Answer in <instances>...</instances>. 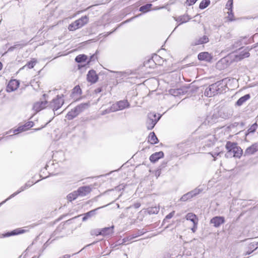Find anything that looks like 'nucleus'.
<instances>
[{
  "instance_id": "44",
  "label": "nucleus",
  "mask_w": 258,
  "mask_h": 258,
  "mask_svg": "<svg viewBox=\"0 0 258 258\" xmlns=\"http://www.w3.org/2000/svg\"><path fill=\"white\" fill-rule=\"evenodd\" d=\"M112 112H115V111L112 110V106H111L109 108L106 109L105 110H104L102 113V115H105L106 114Z\"/></svg>"
},
{
  "instance_id": "53",
  "label": "nucleus",
  "mask_w": 258,
  "mask_h": 258,
  "mask_svg": "<svg viewBox=\"0 0 258 258\" xmlns=\"http://www.w3.org/2000/svg\"><path fill=\"white\" fill-rule=\"evenodd\" d=\"M95 55H93L91 56L89 61H91L94 60L95 59Z\"/></svg>"
},
{
  "instance_id": "64",
  "label": "nucleus",
  "mask_w": 258,
  "mask_h": 258,
  "mask_svg": "<svg viewBox=\"0 0 258 258\" xmlns=\"http://www.w3.org/2000/svg\"><path fill=\"white\" fill-rule=\"evenodd\" d=\"M46 126V124H44L42 127H44Z\"/></svg>"
},
{
  "instance_id": "38",
  "label": "nucleus",
  "mask_w": 258,
  "mask_h": 258,
  "mask_svg": "<svg viewBox=\"0 0 258 258\" xmlns=\"http://www.w3.org/2000/svg\"><path fill=\"white\" fill-rule=\"evenodd\" d=\"M104 207V206H102V207H101L96 208V209H94V210H91V211H89V212H87V213H85V214H86V215H87V216H88V218H90V217H92L93 216H94V215H95V214H96V211L98 209H100V208H103V207Z\"/></svg>"
},
{
  "instance_id": "37",
  "label": "nucleus",
  "mask_w": 258,
  "mask_h": 258,
  "mask_svg": "<svg viewBox=\"0 0 258 258\" xmlns=\"http://www.w3.org/2000/svg\"><path fill=\"white\" fill-rule=\"evenodd\" d=\"M77 116L76 114L74 112V111L72 109L70 111H69L67 114L66 117L69 120L73 119L74 118Z\"/></svg>"
},
{
  "instance_id": "17",
  "label": "nucleus",
  "mask_w": 258,
  "mask_h": 258,
  "mask_svg": "<svg viewBox=\"0 0 258 258\" xmlns=\"http://www.w3.org/2000/svg\"><path fill=\"white\" fill-rule=\"evenodd\" d=\"M242 154V150L236 145L235 148L231 151V155L232 154L233 157L240 158Z\"/></svg>"
},
{
  "instance_id": "27",
  "label": "nucleus",
  "mask_w": 258,
  "mask_h": 258,
  "mask_svg": "<svg viewBox=\"0 0 258 258\" xmlns=\"http://www.w3.org/2000/svg\"><path fill=\"white\" fill-rule=\"evenodd\" d=\"M79 197V195L77 190L74 191L73 192L69 194L67 196L68 200L71 202L73 200H76Z\"/></svg>"
},
{
  "instance_id": "43",
  "label": "nucleus",
  "mask_w": 258,
  "mask_h": 258,
  "mask_svg": "<svg viewBox=\"0 0 258 258\" xmlns=\"http://www.w3.org/2000/svg\"><path fill=\"white\" fill-rule=\"evenodd\" d=\"M24 125L25 127L26 128V130H27L34 125V123L32 121H28L26 122Z\"/></svg>"
},
{
  "instance_id": "52",
  "label": "nucleus",
  "mask_w": 258,
  "mask_h": 258,
  "mask_svg": "<svg viewBox=\"0 0 258 258\" xmlns=\"http://www.w3.org/2000/svg\"><path fill=\"white\" fill-rule=\"evenodd\" d=\"M89 218L88 217V216H87V215H86V214H84V216L83 217V221H85L86 220H87Z\"/></svg>"
},
{
  "instance_id": "36",
  "label": "nucleus",
  "mask_w": 258,
  "mask_h": 258,
  "mask_svg": "<svg viewBox=\"0 0 258 258\" xmlns=\"http://www.w3.org/2000/svg\"><path fill=\"white\" fill-rule=\"evenodd\" d=\"M193 198L190 191L183 195L180 200L181 201H186L187 200Z\"/></svg>"
},
{
  "instance_id": "48",
  "label": "nucleus",
  "mask_w": 258,
  "mask_h": 258,
  "mask_svg": "<svg viewBox=\"0 0 258 258\" xmlns=\"http://www.w3.org/2000/svg\"><path fill=\"white\" fill-rule=\"evenodd\" d=\"M221 154H222L221 152H219V153H215V154H211V155L214 158V160H216V159H215L216 156L220 155Z\"/></svg>"
},
{
  "instance_id": "16",
  "label": "nucleus",
  "mask_w": 258,
  "mask_h": 258,
  "mask_svg": "<svg viewBox=\"0 0 258 258\" xmlns=\"http://www.w3.org/2000/svg\"><path fill=\"white\" fill-rule=\"evenodd\" d=\"M164 153L163 152L160 151L158 152H156L153 154L150 157V160L152 162L155 163L159 159L163 157Z\"/></svg>"
},
{
  "instance_id": "46",
  "label": "nucleus",
  "mask_w": 258,
  "mask_h": 258,
  "mask_svg": "<svg viewBox=\"0 0 258 258\" xmlns=\"http://www.w3.org/2000/svg\"><path fill=\"white\" fill-rule=\"evenodd\" d=\"M174 213V211H172L166 216V218L168 219H171L173 216Z\"/></svg>"
},
{
  "instance_id": "1",
  "label": "nucleus",
  "mask_w": 258,
  "mask_h": 258,
  "mask_svg": "<svg viewBox=\"0 0 258 258\" xmlns=\"http://www.w3.org/2000/svg\"><path fill=\"white\" fill-rule=\"evenodd\" d=\"M225 86L221 82H217L208 87L205 91L204 94L207 97H212L225 91Z\"/></svg>"
},
{
  "instance_id": "58",
  "label": "nucleus",
  "mask_w": 258,
  "mask_h": 258,
  "mask_svg": "<svg viewBox=\"0 0 258 258\" xmlns=\"http://www.w3.org/2000/svg\"><path fill=\"white\" fill-rule=\"evenodd\" d=\"M144 234V232L142 231H139L138 233V235L140 236Z\"/></svg>"
},
{
  "instance_id": "51",
  "label": "nucleus",
  "mask_w": 258,
  "mask_h": 258,
  "mask_svg": "<svg viewBox=\"0 0 258 258\" xmlns=\"http://www.w3.org/2000/svg\"><path fill=\"white\" fill-rule=\"evenodd\" d=\"M251 47H252V48H255L256 50L258 51V42Z\"/></svg>"
},
{
  "instance_id": "49",
  "label": "nucleus",
  "mask_w": 258,
  "mask_h": 258,
  "mask_svg": "<svg viewBox=\"0 0 258 258\" xmlns=\"http://www.w3.org/2000/svg\"><path fill=\"white\" fill-rule=\"evenodd\" d=\"M138 16H135V17H133L129 19H127V20H126L125 21H124V22H123V23H128L130 21H131L132 20H133L134 18L137 17Z\"/></svg>"
},
{
  "instance_id": "15",
  "label": "nucleus",
  "mask_w": 258,
  "mask_h": 258,
  "mask_svg": "<svg viewBox=\"0 0 258 258\" xmlns=\"http://www.w3.org/2000/svg\"><path fill=\"white\" fill-rule=\"evenodd\" d=\"M114 226L105 227L101 229L102 235L104 236H110L113 233Z\"/></svg>"
},
{
  "instance_id": "26",
  "label": "nucleus",
  "mask_w": 258,
  "mask_h": 258,
  "mask_svg": "<svg viewBox=\"0 0 258 258\" xmlns=\"http://www.w3.org/2000/svg\"><path fill=\"white\" fill-rule=\"evenodd\" d=\"M190 18H189V17L188 15H183V16H180L175 19L176 21H177L178 22H180V23L179 24V25H180L181 24L188 22L190 20Z\"/></svg>"
},
{
  "instance_id": "10",
  "label": "nucleus",
  "mask_w": 258,
  "mask_h": 258,
  "mask_svg": "<svg viewBox=\"0 0 258 258\" xmlns=\"http://www.w3.org/2000/svg\"><path fill=\"white\" fill-rule=\"evenodd\" d=\"M89 106V103H82L77 106L72 110L78 116L81 112H83L85 109L88 107Z\"/></svg>"
},
{
  "instance_id": "6",
  "label": "nucleus",
  "mask_w": 258,
  "mask_h": 258,
  "mask_svg": "<svg viewBox=\"0 0 258 258\" xmlns=\"http://www.w3.org/2000/svg\"><path fill=\"white\" fill-rule=\"evenodd\" d=\"M20 83L16 80H12L9 81L6 88L8 92H11L15 91L19 86Z\"/></svg>"
},
{
  "instance_id": "50",
  "label": "nucleus",
  "mask_w": 258,
  "mask_h": 258,
  "mask_svg": "<svg viewBox=\"0 0 258 258\" xmlns=\"http://www.w3.org/2000/svg\"><path fill=\"white\" fill-rule=\"evenodd\" d=\"M255 246H256V247L255 248H256L258 247V243H252L250 245V248H253Z\"/></svg>"
},
{
  "instance_id": "3",
  "label": "nucleus",
  "mask_w": 258,
  "mask_h": 258,
  "mask_svg": "<svg viewBox=\"0 0 258 258\" xmlns=\"http://www.w3.org/2000/svg\"><path fill=\"white\" fill-rule=\"evenodd\" d=\"M130 104L126 100H120L112 105V110L115 111L128 108Z\"/></svg>"
},
{
  "instance_id": "24",
  "label": "nucleus",
  "mask_w": 258,
  "mask_h": 258,
  "mask_svg": "<svg viewBox=\"0 0 258 258\" xmlns=\"http://www.w3.org/2000/svg\"><path fill=\"white\" fill-rule=\"evenodd\" d=\"M237 145V144L235 143H232L230 141L227 142L226 145V148L227 150V153L226 154L227 156L229 155H231V151L235 148V147Z\"/></svg>"
},
{
  "instance_id": "8",
  "label": "nucleus",
  "mask_w": 258,
  "mask_h": 258,
  "mask_svg": "<svg viewBox=\"0 0 258 258\" xmlns=\"http://www.w3.org/2000/svg\"><path fill=\"white\" fill-rule=\"evenodd\" d=\"M225 223V219L223 217L216 216L210 220V224L215 227H219L221 224Z\"/></svg>"
},
{
  "instance_id": "45",
  "label": "nucleus",
  "mask_w": 258,
  "mask_h": 258,
  "mask_svg": "<svg viewBox=\"0 0 258 258\" xmlns=\"http://www.w3.org/2000/svg\"><path fill=\"white\" fill-rule=\"evenodd\" d=\"M198 223H196V224H193V226L191 228V230L194 233L196 232V231L197 230V227H198Z\"/></svg>"
},
{
  "instance_id": "62",
  "label": "nucleus",
  "mask_w": 258,
  "mask_h": 258,
  "mask_svg": "<svg viewBox=\"0 0 258 258\" xmlns=\"http://www.w3.org/2000/svg\"><path fill=\"white\" fill-rule=\"evenodd\" d=\"M13 136V135H10V136H7V138H10L11 137Z\"/></svg>"
},
{
  "instance_id": "40",
  "label": "nucleus",
  "mask_w": 258,
  "mask_h": 258,
  "mask_svg": "<svg viewBox=\"0 0 258 258\" xmlns=\"http://www.w3.org/2000/svg\"><path fill=\"white\" fill-rule=\"evenodd\" d=\"M101 229H94L91 231V234L92 235H102Z\"/></svg>"
},
{
  "instance_id": "30",
  "label": "nucleus",
  "mask_w": 258,
  "mask_h": 258,
  "mask_svg": "<svg viewBox=\"0 0 258 258\" xmlns=\"http://www.w3.org/2000/svg\"><path fill=\"white\" fill-rule=\"evenodd\" d=\"M87 59V56L85 54H80L76 56L75 60L77 62H82L85 61Z\"/></svg>"
},
{
  "instance_id": "5",
  "label": "nucleus",
  "mask_w": 258,
  "mask_h": 258,
  "mask_svg": "<svg viewBox=\"0 0 258 258\" xmlns=\"http://www.w3.org/2000/svg\"><path fill=\"white\" fill-rule=\"evenodd\" d=\"M252 49V47H247L241 51L239 54L235 56L237 60H240L243 58H247L250 56L249 51Z\"/></svg>"
},
{
  "instance_id": "61",
  "label": "nucleus",
  "mask_w": 258,
  "mask_h": 258,
  "mask_svg": "<svg viewBox=\"0 0 258 258\" xmlns=\"http://www.w3.org/2000/svg\"><path fill=\"white\" fill-rule=\"evenodd\" d=\"M252 252V251H250V252L247 251V252H246V253H245V255L249 254H250Z\"/></svg>"
},
{
  "instance_id": "12",
  "label": "nucleus",
  "mask_w": 258,
  "mask_h": 258,
  "mask_svg": "<svg viewBox=\"0 0 258 258\" xmlns=\"http://www.w3.org/2000/svg\"><path fill=\"white\" fill-rule=\"evenodd\" d=\"M89 19L87 16H85L82 17L81 18L75 21V23L76 24V26H77L78 28H80L84 26L85 24H87L88 22Z\"/></svg>"
},
{
  "instance_id": "56",
  "label": "nucleus",
  "mask_w": 258,
  "mask_h": 258,
  "mask_svg": "<svg viewBox=\"0 0 258 258\" xmlns=\"http://www.w3.org/2000/svg\"><path fill=\"white\" fill-rule=\"evenodd\" d=\"M96 92V93H99V92H100L101 91V89L99 88H97L96 90H95Z\"/></svg>"
},
{
  "instance_id": "60",
  "label": "nucleus",
  "mask_w": 258,
  "mask_h": 258,
  "mask_svg": "<svg viewBox=\"0 0 258 258\" xmlns=\"http://www.w3.org/2000/svg\"><path fill=\"white\" fill-rule=\"evenodd\" d=\"M3 68V64L1 62H0V70L2 69Z\"/></svg>"
},
{
  "instance_id": "13",
  "label": "nucleus",
  "mask_w": 258,
  "mask_h": 258,
  "mask_svg": "<svg viewBox=\"0 0 258 258\" xmlns=\"http://www.w3.org/2000/svg\"><path fill=\"white\" fill-rule=\"evenodd\" d=\"M198 57L199 60L208 62L210 61L212 59V55L208 52H201L199 54Z\"/></svg>"
},
{
  "instance_id": "20",
  "label": "nucleus",
  "mask_w": 258,
  "mask_h": 258,
  "mask_svg": "<svg viewBox=\"0 0 258 258\" xmlns=\"http://www.w3.org/2000/svg\"><path fill=\"white\" fill-rule=\"evenodd\" d=\"M233 0H228L226 4L225 9L228 10L227 13L228 14L229 18L230 20H232L231 17L233 16L232 13V9L233 7Z\"/></svg>"
},
{
  "instance_id": "59",
  "label": "nucleus",
  "mask_w": 258,
  "mask_h": 258,
  "mask_svg": "<svg viewBox=\"0 0 258 258\" xmlns=\"http://www.w3.org/2000/svg\"><path fill=\"white\" fill-rule=\"evenodd\" d=\"M6 201H6V200H5V201H4L3 202H1V203H0V206H1V205H2L3 204H4Z\"/></svg>"
},
{
  "instance_id": "18",
  "label": "nucleus",
  "mask_w": 258,
  "mask_h": 258,
  "mask_svg": "<svg viewBox=\"0 0 258 258\" xmlns=\"http://www.w3.org/2000/svg\"><path fill=\"white\" fill-rule=\"evenodd\" d=\"M46 103V101L36 102L33 105V109L36 112H38L45 107Z\"/></svg>"
},
{
  "instance_id": "21",
  "label": "nucleus",
  "mask_w": 258,
  "mask_h": 258,
  "mask_svg": "<svg viewBox=\"0 0 258 258\" xmlns=\"http://www.w3.org/2000/svg\"><path fill=\"white\" fill-rule=\"evenodd\" d=\"M185 219L187 220L190 221L193 224L198 223V218L195 214L192 213H188L185 216Z\"/></svg>"
},
{
  "instance_id": "19",
  "label": "nucleus",
  "mask_w": 258,
  "mask_h": 258,
  "mask_svg": "<svg viewBox=\"0 0 258 258\" xmlns=\"http://www.w3.org/2000/svg\"><path fill=\"white\" fill-rule=\"evenodd\" d=\"M26 231H27L26 230L22 229L21 228H17V229H16L10 232L7 233L5 235V236L8 237V236H13V235L21 234L26 232Z\"/></svg>"
},
{
  "instance_id": "28",
  "label": "nucleus",
  "mask_w": 258,
  "mask_h": 258,
  "mask_svg": "<svg viewBox=\"0 0 258 258\" xmlns=\"http://www.w3.org/2000/svg\"><path fill=\"white\" fill-rule=\"evenodd\" d=\"M28 188H27L25 185H23L22 186H21L19 189V190H18L16 192L13 193V194H12L9 198H8L6 201H8L9 200H10L11 199L14 198V197H15L16 195H17L18 194H19V193L21 192L22 191L26 190V189H27Z\"/></svg>"
},
{
  "instance_id": "31",
  "label": "nucleus",
  "mask_w": 258,
  "mask_h": 258,
  "mask_svg": "<svg viewBox=\"0 0 258 258\" xmlns=\"http://www.w3.org/2000/svg\"><path fill=\"white\" fill-rule=\"evenodd\" d=\"M159 208L157 207H150L147 209V211L148 214H157L159 212Z\"/></svg>"
},
{
  "instance_id": "55",
  "label": "nucleus",
  "mask_w": 258,
  "mask_h": 258,
  "mask_svg": "<svg viewBox=\"0 0 258 258\" xmlns=\"http://www.w3.org/2000/svg\"><path fill=\"white\" fill-rule=\"evenodd\" d=\"M114 73H115L119 75L120 76H121L123 74V73L121 72H114Z\"/></svg>"
},
{
  "instance_id": "2",
  "label": "nucleus",
  "mask_w": 258,
  "mask_h": 258,
  "mask_svg": "<svg viewBox=\"0 0 258 258\" xmlns=\"http://www.w3.org/2000/svg\"><path fill=\"white\" fill-rule=\"evenodd\" d=\"M63 95H57L56 98L53 99L51 102H49L48 106L51 108L53 111H57L60 108L64 103V100L63 99Z\"/></svg>"
},
{
  "instance_id": "47",
  "label": "nucleus",
  "mask_w": 258,
  "mask_h": 258,
  "mask_svg": "<svg viewBox=\"0 0 258 258\" xmlns=\"http://www.w3.org/2000/svg\"><path fill=\"white\" fill-rule=\"evenodd\" d=\"M33 184V182H31V181H28L27 183H26L25 184V186L27 187V188H29L30 187H31L32 185Z\"/></svg>"
},
{
  "instance_id": "9",
  "label": "nucleus",
  "mask_w": 258,
  "mask_h": 258,
  "mask_svg": "<svg viewBox=\"0 0 258 258\" xmlns=\"http://www.w3.org/2000/svg\"><path fill=\"white\" fill-rule=\"evenodd\" d=\"M98 79L97 75L94 70H90L87 74V81L91 83H96Z\"/></svg>"
},
{
  "instance_id": "42",
  "label": "nucleus",
  "mask_w": 258,
  "mask_h": 258,
  "mask_svg": "<svg viewBox=\"0 0 258 258\" xmlns=\"http://www.w3.org/2000/svg\"><path fill=\"white\" fill-rule=\"evenodd\" d=\"M77 26H76V24L75 23V22L71 23L69 25L68 27V29L70 31H75L78 29H79Z\"/></svg>"
},
{
  "instance_id": "54",
  "label": "nucleus",
  "mask_w": 258,
  "mask_h": 258,
  "mask_svg": "<svg viewBox=\"0 0 258 258\" xmlns=\"http://www.w3.org/2000/svg\"><path fill=\"white\" fill-rule=\"evenodd\" d=\"M138 236H139L138 235V234H133L132 237L131 238V239H132L133 238H136V237H137Z\"/></svg>"
},
{
  "instance_id": "7",
  "label": "nucleus",
  "mask_w": 258,
  "mask_h": 258,
  "mask_svg": "<svg viewBox=\"0 0 258 258\" xmlns=\"http://www.w3.org/2000/svg\"><path fill=\"white\" fill-rule=\"evenodd\" d=\"M258 151V143H255L246 149L244 155L249 156Z\"/></svg>"
},
{
  "instance_id": "35",
  "label": "nucleus",
  "mask_w": 258,
  "mask_h": 258,
  "mask_svg": "<svg viewBox=\"0 0 258 258\" xmlns=\"http://www.w3.org/2000/svg\"><path fill=\"white\" fill-rule=\"evenodd\" d=\"M203 191V189L198 187L196 188L194 190L190 191V194H191L192 197H194L196 196L197 195H199L200 193H201Z\"/></svg>"
},
{
  "instance_id": "4",
  "label": "nucleus",
  "mask_w": 258,
  "mask_h": 258,
  "mask_svg": "<svg viewBox=\"0 0 258 258\" xmlns=\"http://www.w3.org/2000/svg\"><path fill=\"white\" fill-rule=\"evenodd\" d=\"M156 114L155 113H150L148 115V118L146 122V126L148 130H152L158 120L159 119L160 117L156 118Z\"/></svg>"
},
{
  "instance_id": "25",
  "label": "nucleus",
  "mask_w": 258,
  "mask_h": 258,
  "mask_svg": "<svg viewBox=\"0 0 258 258\" xmlns=\"http://www.w3.org/2000/svg\"><path fill=\"white\" fill-rule=\"evenodd\" d=\"M148 142L152 144H155L158 142V139L154 132L151 133L149 134Z\"/></svg>"
},
{
  "instance_id": "23",
  "label": "nucleus",
  "mask_w": 258,
  "mask_h": 258,
  "mask_svg": "<svg viewBox=\"0 0 258 258\" xmlns=\"http://www.w3.org/2000/svg\"><path fill=\"white\" fill-rule=\"evenodd\" d=\"M82 94V90L79 85H77L74 87L72 90V97L74 98H77Z\"/></svg>"
},
{
  "instance_id": "14",
  "label": "nucleus",
  "mask_w": 258,
  "mask_h": 258,
  "mask_svg": "<svg viewBox=\"0 0 258 258\" xmlns=\"http://www.w3.org/2000/svg\"><path fill=\"white\" fill-rule=\"evenodd\" d=\"M209 38L208 37V36H207L206 35H204L202 37H200V38L195 39L193 41L192 44L194 45H200V44H202L207 43L208 42H209Z\"/></svg>"
},
{
  "instance_id": "32",
  "label": "nucleus",
  "mask_w": 258,
  "mask_h": 258,
  "mask_svg": "<svg viewBox=\"0 0 258 258\" xmlns=\"http://www.w3.org/2000/svg\"><path fill=\"white\" fill-rule=\"evenodd\" d=\"M152 7V4H148L145 5H144L140 8V11L146 13L150 11L151 8Z\"/></svg>"
},
{
  "instance_id": "63",
  "label": "nucleus",
  "mask_w": 258,
  "mask_h": 258,
  "mask_svg": "<svg viewBox=\"0 0 258 258\" xmlns=\"http://www.w3.org/2000/svg\"><path fill=\"white\" fill-rule=\"evenodd\" d=\"M46 126V124H44L42 127H44Z\"/></svg>"
},
{
  "instance_id": "11",
  "label": "nucleus",
  "mask_w": 258,
  "mask_h": 258,
  "mask_svg": "<svg viewBox=\"0 0 258 258\" xmlns=\"http://www.w3.org/2000/svg\"><path fill=\"white\" fill-rule=\"evenodd\" d=\"M91 188L89 186H84L79 187L77 190L79 196L84 197L90 192Z\"/></svg>"
},
{
  "instance_id": "39",
  "label": "nucleus",
  "mask_w": 258,
  "mask_h": 258,
  "mask_svg": "<svg viewBox=\"0 0 258 258\" xmlns=\"http://www.w3.org/2000/svg\"><path fill=\"white\" fill-rule=\"evenodd\" d=\"M257 127V124L256 123H253L247 130L248 133H254Z\"/></svg>"
},
{
  "instance_id": "29",
  "label": "nucleus",
  "mask_w": 258,
  "mask_h": 258,
  "mask_svg": "<svg viewBox=\"0 0 258 258\" xmlns=\"http://www.w3.org/2000/svg\"><path fill=\"white\" fill-rule=\"evenodd\" d=\"M27 44V43H16L14 46L10 47L8 50V51H12L14 50V49L19 47V48H22L23 47L26 46Z\"/></svg>"
},
{
  "instance_id": "33",
  "label": "nucleus",
  "mask_w": 258,
  "mask_h": 258,
  "mask_svg": "<svg viewBox=\"0 0 258 258\" xmlns=\"http://www.w3.org/2000/svg\"><path fill=\"white\" fill-rule=\"evenodd\" d=\"M210 4V0H203L200 4L199 8L201 9H204Z\"/></svg>"
},
{
  "instance_id": "41",
  "label": "nucleus",
  "mask_w": 258,
  "mask_h": 258,
  "mask_svg": "<svg viewBox=\"0 0 258 258\" xmlns=\"http://www.w3.org/2000/svg\"><path fill=\"white\" fill-rule=\"evenodd\" d=\"M27 131L26 128H25L24 125H23L19 126L17 129L14 130L13 131V133L16 134H17V132L20 133V132H24V131Z\"/></svg>"
},
{
  "instance_id": "22",
  "label": "nucleus",
  "mask_w": 258,
  "mask_h": 258,
  "mask_svg": "<svg viewBox=\"0 0 258 258\" xmlns=\"http://www.w3.org/2000/svg\"><path fill=\"white\" fill-rule=\"evenodd\" d=\"M250 98L249 94H247L240 97L236 102V105L240 106L243 105L246 101Z\"/></svg>"
},
{
  "instance_id": "57",
  "label": "nucleus",
  "mask_w": 258,
  "mask_h": 258,
  "mask_svg": "<svg viewBox=\"0 0 258 258\" xmlns=\"http://www.w3.org/2000/svg\"><path fill=\"white\" fill-rule=\"evenodd\" d=\"M140 206V204L137 203V204H135V207L136 208H139Z\"/></svg>"
},
{
  "instance_id": "34",
  "label": "nucleus",
  "mask_w": 258,
  "mask_h": 258,
  "mask_svg": "<svg viewBox=\"0 0 258 258\" xmlns=\"http://www.w3.org/2000/svg\"><path fill=\"white\" fill-rule=\"evenodd\" d=\"M36 60L34 58L32 59V60L29 61L28 62H27V63L24 66L22 69H24L25 67H27L29 69H32L34 66L36 64Z\"/></svg>"
}]
</instances>
